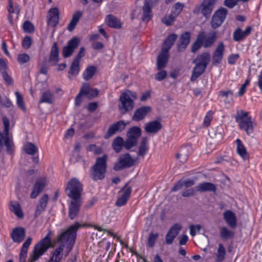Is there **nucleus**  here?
<instances>
[{"mask_svg":"<svg viewBox=\"0 0 262 262\" xmlns=\"http://www.w3.org/2000/svg\"><path fill=\"white\" fill-rule=\"evenodd\" d=\"M169 54L166 51L162 50L157 57V69L161 70L165 67L168 60Z\"/></svg>","mask_w":262,"mask_h":262,"instance_id":"obj_25","label":"nucleus"},{"mask_svg":"<svg viewBox=\"0 0 262 262\" xmlns=\"http://www.w3.org/2000/svg\"><path fill=\"white\" fill-rule=\"evenodd\" d=\"M167 75L166 71L162 70L155 75V78L158 81H161L166 77Z\"/></svg>","mask_w":262,"mask_h":262,"instance_id":"obj_58","label":"nucleus"},{"mask_svg":"<svg viewBox=\"0 0 262 262\" xmlns=\"http://www.w3.org/2000/svg\"><path fill=\"white\" fill-rule=\"evenodd\" d=\"M82 15V13L81 11H78L76 12L72 16L71 20L70 21L68 26V30L71 32L74 30L78 22L80 20V18Z\"/></svg>","mask_w":262,"mask_h":262,"instance_id":"obj_35","label":"nucleus"},{"mask_svg":"<svg viewBox=\"0 0 262 262\" xmlns=\"http://www.w3.org/2000/svg\"><path fill=\"white\" fill-rule=\"evenodd\" d=\"M225 249L223 245L221 244L219 245V248L217 249V253L216 255V261L217 262H221L225 258Z\"/></svg>","mask_w":262,"mask_h":262,"instance_id":"obj_50","label":"nucleus"},{"mask_svg":"<svg viewBox=\"0 0 262 262\" xmlns=\"http://www.w3.org/2000/svg\"><path fill=\"white\" fill-rule=\"evenodd\" d=\"M137 98V95L135 92L126 90L121 93L119 97L120 103L118 105L120 113L124 114L131 111L134 107L135 101Z\"/></svg>","mask_w":262,"mask_h":262,"instance_id":"obj_2","label":"nucleus"},{"mask_svg":"<svg viewBox=\"0 0 262 262\" xmlns=\"http://www.w3.org/2000/svg\"><path fill=\"white\" fill-rule=\"evenodd\" d=\"M227 14V10L222 7L218 9L213 14L211 21V25L213 28L219 27L224 21Z\"/></svg>","mask_w":262,"mask_h":262,"instance_id":"obj_10","label":"nucleus"},{"mask_svg":"<svg viewBox=\"0 0 262 262\" xmlns=\"http://www.w3.org/2000/svg\"><path fill=\"white\" fill-rule=\"evenodd\" d=\"M158 235H159L158 233L154 234L152 232L150 233L148 238V245L150 247L154 246L155 243L158 237Z\"/></svg>","mask_w":262,"mask_h":262,"instance_id":"obj_56","label":"nucleus"},{"mask_svg":"<svg viewBox=\"0 0 262 262\" xmlns=\"http://www.w3.org/2000/svg\"><path fill=\"white\" fill-rule=\"evenodd\" d=\"M49 200V196L47 194H44L40 199L39 204L37 205L36 207V214H40V213L42 211H43L47 205V203L48 202Z\"/></svg>","mask_w":262,"mask_h":262,"instance_id":"obj_40","label":"nucleus"},{"mask_svg":"<svg viewBox=\"0 0 262 262\" xmlns=\"http://www.w3.org/2000/svg\"><path fill=\"white\" fill-rule=\"evenodd\" d=\"M80 43V40L78 37H74L70 40L68 45L63 48L62 54L64 57L67 58L71 56L74 51L76 49Z\"/></svg>","mask_w":262,"mask_h":262,"instance_id":"obj_12","label":"nucleus"},{"mask_svg":"<svg viewBox=\"0 0 262 262\" xmlns=\"http://www.w3.org/2000/svg\"><path fill=\"white\" fill-rule=\"evenodd\" d=\"M217 0H203L201 4L193 10V13H201L206 18H209L212 13Z\"/></svg>","mask_w":262,"mask_h":262,"instance_id":"obj_7","label":"nucleus"},{"mask_svg":"<svg viewBox=\"0 0 262 262\" xmlns=\"http://www.w3.org/2000/svg\"><path fill=\"white\" fill-rule=\"evenodd\" d=\"M126 127V124L123 121L120 120L111 125L105 135V138L107 139L114 135L117 132H121L124 130Z\"/></svg>","mask_w":262,"mask_h":262,"instance_id":"obj_17","label":"nucleus"},{"mask_svg":"<svg viewBox=\"0 0 262 262\" xmlns=\"http://www.w3.org/2000/svg\"><path fill=\"white\" fill-rule=\"evenodd\" d=\"M32 242V238L29 237L23 244L19 255V261L20 262H25L28 248Z\"/></svg>","mask_w":262,"mask_h":262,"instance_id":"obj_33","label":"nucleus"},{"mask_svg":"<svg viewBox=\"0 0 262 262\" xmlns=\"http://www.w3.org/2000/svg\"><path fill=\"white\" fill-rule=\"evenodd\" d=\"M176 17V16L171 13L168 15L165 16L162 19V21L167 26H170L173 24Z\"/></svg>","mask_w":262,"mask_h":262,"instance_id":"obj_51","label":"nucleus"},{"mask_svg":"<svg viewBox=\"0 0 262 262\" xmlns=\"http://www.w3.org/2000/svg\"><path fill=\"white\" fill-rule=\"evenodd\" d=\"M191 34L189 32L182 33L177 45V51L179 52L184 51L190 42Z\"/></svg>","mask_w":262,"mask_h":262,"instance_id":"obj_13","label":"nucleus"},{"mask_svg":"<svg viewBox=\"0 0 262 262\" xmlns=\"http://www.w3.org/2000/svg\"><path fill=\"white\" fill-rule=\"evenodd\" d=\"M177 38L178 36L177 34L174 33L170 34L165 40L162 50L168 52Z\"/></svg>","mask_w":262,"mask_h":262,"instance_id":"obj_36","label":"nucleus"},{"mask_svg":"<svg viewBox=\"0 0 262 262\" xmlns=\"http://www.w3.org/2000/svg\"><path fill=\"white\" fill-rule=\"evenodd\" d=\"M2 75L4 79L5 80L6 83L8 85H12L13 83V80L12 78L8 74V73L6 71H3L2 72Z\"/></svg>","mask_w":262,"mask_h":262,"instance_id":"obj_60","label":"nucleus"},{"mask_svg":"<svg viewBox=\"0 0 262 262\" xmlns=\"http://www.w3.org/2000/svg\"><path fill=\"white\" fill-rule=\"evenodd\" d=\"M59 12L57 7L51 8L48 12V24L52 27H55L59 22Z\"/></svg>","mask_w":262,"mask_h":262,"instance_id":"obj_18","label":"nucleus"},{"mask_svg":"<svg viewBox=\"0 0 262 262\" xmlns=\"http://www.w3.org/2000/svg\"><path fill=\"white\" fill-rule=\"evenodd\" d=\"M236 143L237 145V152L243 159H245L248 158V154L246 148L243 144L241 140L239 139H236Z\"/></svg>","mask_w":262,"mask_h":262,"instance_id":"obj_39","label":"nucleus"},{"mask_svg":"<svg viewBox=\"0 0 262 262\" xmlns=\"http://www.w3.org/2000/svg\"><path fill=\"white\" fill-rule=\"evenodd\" d=\"M213 113L211 111H208L207 113L203 122V126L204 127H208L210 125V122L212 121L213 118Z\"/></svg>","mask_w":262,"mask_h":262,"instance_id":"obj_54","label":"nucleus"},{"mask_svg":"<svg viewBox=\"0 0 262 262\" xmlns=\"http://www.w3.org/2000/svg\"><path fill=\"white\" fill-rule=\"evenodd\" d=\"M11 236L14 242L19 243L24 239L26 236V230L23 227H16L13 229Z\"/></svg>","mask_w":262,"mask_h":262,"instance_id":"obj_19","label":"nucleus"},{"mask_svg":"<svg viewBox=\"0 0 262 262\" xmlns=\"http://www.w3.org/2000/svg\"><path fill=\"white\" fill-rule=\"evenodd\" d=\"M53 94L49 90H47L42 93L40 103L46 102L52 104L53 102Z\"/></svg>","mask_w":262,"mask_h":262,"instance_id":"obj_46","label":"nucleus"},{"mask_svg":"<svg viewBox=\"0 0 262 262\" xmlns=\"http://www.w3.org/2000/svg\"><path fill=\"white\" fill-rule=\"evenodd\" d=\"M148 139L145 137H143L140 145L138 147L137 156L138 157L144 158L147 154L148 150Z\"/></svg>","mask_w":262,"mask_h":262,"instance_id":"obj_29","label":"nucleus"},{"mask_svg":"<svg viewBox=\"0 0 262 262\" xmlns=\"http://www.w3.org/2000/svg\"><path fill=\"white\" fill-rule=\"evenodd\" d=\"M97 70L95 66H89L84 71L83 74V78L85 80H88L92 78Z\"/></svg>","mask_w":262,"mask_h":262,"instance_id":"obj_45","label":"nucleus"},{"mask_svg":"<svg viewBox=\"0 0 262 262\" xmlns=\"http://www.w3.org/2000/svg\"><path fill=\"white\" fill-rule=\"evenodd\" d=\"M81 200H73L71 202L69 206V217L71 219H74L77 215L80 206Z\"/></svg>","mask_w":262,"mask_h":262,"instance_id":"obj_26","label":"nucleus"},{"mask_svg":"<svg viewBox=\"0 0 262 262\" xmlns=\"http://www.w3.org/2000/svg\"><path fill=\"white\" fill-rule=\"evenodd\" d=\"M249 113L243 111H238L235 116L236 121L238 123L239 128L244 130L248 135L253 131V125L252 118L248 115Z\"/></svg>","mask_w":262,"mask_h":262,"instance_id":"obj_6","label":"nucleus"},{"mask_svg":"<svg viewBox=\"0 0 262 262\" xmlns=\"http://www.w3.org/2000/svg\"><path fill=\"white\" fill-rule=\"evenodd\" d=\"M87 150L93 152L95 155H100L103 150L101 147L97 146L95 144H91L87 147Z\"/></svg>","mask_w":262,"mask_h":262,"instance_id":"obj_53","label":"nucleus"},{"mask_svg":"<svg viewBox=\"0 0 262 262\" xmlns=\"http://www.w3.org/2000/svg\"><path fill=\"white\" fill-rule=\"evenodd\" d=\"M124 142L122 138L120 137H118L113 141L112 146L113 149L116 152H119L122 148L123 146H124Z\"/></svg>","mask_w":262,"mask_h":262,"instance_id":"obj_42","label":"nucleus"},{"mask_svg":"<svg viewBox=\"0 0 262 262\" xmlns=\"http://www.w3.org/2000/svg\"><path fill=\"white\" fill-rule=\"evenodd\" d=\"M132 189L130 187L126 188L122 195L119 198L116 202V205L118 207H121L126 204L128 199H129Z\"/></svg>","mask_w":262,"mask_h":262,"instance_id":"obj_32","label":"nucleus"},{"mask_svg":"<svg viewBox=\"0 0 262 262\" xmlns=\"http://www.w3.org/2000/svg\"><path fill=\"white\" fill-rule=\"evenodd\" d=\"M46 185V181L45 179L37 180L34 186L33 191L31 193V198H36L39 194L42 191Z\"/></svg>","mask_w":262,"mask_h":262,"instance_id":"obj_28","label":"nucleus"},{"mask_svg":"<svg viewBox=\"0 0 262 262\" xmlns=\"http://www.w3.org/2000/svg\"><path fill=\"white\" fill-rule=\"evenodd\" d=\"M151 108L149 106H142L136 109L132 117V120L135 121H139L143 120L147 114L150 113Z\"/></svg>","mask_w":262,"mask_h":262,"instance_id":"obj_15","label":"nucleus"},{"mask_svg":"<svg viewBox=\"0 0 262 262\" xmlns=\"http://www.w3.org/2000/svg\"><path fill=\"white\" fill-rule=\"evenodd\" d=\"M225 51V45L223 42H219L212 55V63L216 64L222 61L224 52Z\"/></svg>","mask_w":262,"mask_h":262,"instance_id":"obj_14","label":"nucleus"},{"mask_svg":"<svg viewBox=\"0 0 262 262\" xmlns=\"http://www.w3.org/2000/svg\"><path fill=\"white\" fill-rule=\"evenodd\" d=\"M210 60V55L208 52H204L199 54L193 62L207 68Z\"/></svg>","mask_w":262,"mask_h":262,"instance_id":"obj_22","label":"nucleus"},{"mask_svg":"<svg viewBox=\"0 0 262 262\" xmlns=\"http://www.w3.org/2000/svg\"><path fill=\"white\" fill-rule=\"evenodd\" d=\"M202 38V36L198 35L196 40L192 44L191 47V51L192 53H196L203 46Z\"/></svg>","mask_w":262,"mask_h":262,"instance_id":"obj_47","label":"nucleus"},{"mask_svg":"<svg viewBox=\"0 0 262 262\" xmlns=\"http://www.w3.org/2000/svg\"><path fill=\"white\" fill-rule=\"evenodd\" d=\"M206 69V68L203 66L195 64L192 72L191 80L195 81L205 71Z\"/></svg>","mask_w":262,"mask_h":262,"instance_id":"obj_38","label":"nucleus"},{"mask_svg":"<svg viewBox=\"0 0 262 262\" xmlns=\"http://www.w3.org/2000/svg\"><path fill=\"white\" fill-rule=\"evenodd\" d=\"M17 61L20 64H24L30 60L29 56L25 53L20 54L17 55Z\"/></svg>","mask_w":262,"mask_h":262,"instance_id":"obj_55","label":"nucleus"},{"mask_svg":"<svg viewBox=\"0 0 262 262\" xmlns=\"http://www.w3.org/2000/svg\"><path fill=\"white\" fill-rule=\"evenodd\" d=\"M196 190L200 192L213 191L215 192L216 186L214 184L209 182H204L199 184L196 187Z\"/></svg>","mask_w":262,"mask_h":262,"instance_id":"obj_34","label":"nucleus"},{"mask_svg":"<svg viewBox=\"0 0 262 262\" xmlns=\"http://www.w3.org/2000/svg\"><path fill=\"white\" fill-rule=\"evenodd\" d=\"M198 35L202 37L201 40L202 41L203 46L205 48H208L213 46L217 39V34L215 31L211 32L208 36H206L204 31L200 32Z\"/></svg>","mask_w":262,"mask_h":262,"instance_id":"obj_11","label":"nucleus"},{"mask_svg":"<svg viewBox=\"0 0 262 262\" xmlns=\"http://www.w3.org/2000/svg\"><path fill=\"white\" fill-rule=\"evenodd\" d=\"M24 150L26 153L30 155H34L38 152L37 146L31 142H28L24 145Z\"/></svg>","mask_w":262,"mask_h":262,"instance_id":"obj_41","label":"nucleus"},{"mask_svg":"<svg viewBox=\"0 0 262 262\" xmlns=\"http://www.w3.org/2000/svg\"><path fill=\"white\" fill-rule=\"evenodd\" d=\"M81 226L79 223H75L59 236L57 239V242L60 244L59 247L63 249L62 251H64L66 255L72 250L75 243L77 231Z\"/></svg>","mask_w":262,"mask_h":262,"instance_id":"obj_1","label":"nucleus"},{"mask_svg":"<svg viewBox=\"0 0 262 262\" xmlns=\"http://www.w3.org/2000/svg\"><path fill=\"white\" fill-rule=\"evenodd\" d=\"M79 61L74 59L69 72L70 75L75 76L78 74L79 71Z\"/></svg>","mask_w":262,"mask_h":262,"instance_id":"obj_48","label":"nucleus"},{"mask_svg":"<svg viewBox=\"0 0 262 262\" xmlns=\"http://www.w3.org/2000/svg\"><path fill=\"white\" fill-rule=\"evenodd\" d=\"M67 195L73 200H81L83 191L82 185L76 178L71 179L66 188Z\"/></svg>","mask_w":262,"mask_h":262,"instance_id":"obj_5","label":"nucleus"},{"mask_svg":"<svg viewBox=\"0 0 262 262\" xmlns=\"http://www.w3.org/2000/svg\"><path fill=\"white\" fill-rule=\"evenodd\" d=\"M182 228V226L179 224H175L170 228L165 237L166 243L167 245L172 243L173 239L178 235Z\"/></svg>","mask_w":262,"mask_h":262,"instance_id":"obj_16","label":"nucleus"},{"mask_svg":"<svg viewBox=\"0 0 262 262\" xmlns=\"http://www.w3.org/2000/svg\"><path fill=\"white\" fill-rule=\"evenodd\" d=\"M162 128L160 121L154 120L146 123L144 127V130L148 134H155Z\"/></svg>","mask_w":262,"mask_h":262,"instance_id":"obj_21","label":"nucleus"},{"mask_svg":"<svg viewBox=\"0 0 262 262\" xmlns=\"http://www.w3.org/2000/svg\"><path fill=\"white\" fill-rule=\"evenodd\" d=\"M10 210L19 219L24 218V213L20 204L17 202H11Z\"/></svg>","mask_w":262,"mask_h":262,"instance_id":"obj_31","label":"nucleus"},{"mask_svg":"<svg viewBox=\"0 0 262 262\" xmlns=\"http://www.w3.org/2000/svg\"><path fill=\"white\" fill-rule=\"evenodd\" d=\"M238 2V0H225L224 5L229 8H232L237 4Z\"/></svg>","mask_w":262,"mask_h":262,"instance_id":"obj_61","label":"nucleus"},{"mask_svg":"<svg viewBox=\"0 0 262 262\" xmlns=\"http://www.w3.org/2000/svg\"><path fill=\"white\" fill-rule=\"evenodd\" d=\"M184 7V5L181 4L179 3H177L176 4L173 8V10L172 11V13L174 15V16H178L179 13L182 11Z\"/></svg>","mask_w":262,"mask_h":262,"instance_id":"obj_57","label":"nucleus"},{"mask_svg":"<svg viewBox=\"0 0 262 262\" xmlns=\"http://www.w3.org/2000/svg\"><path fill=\"white\" fill-rule=\"evenodd\" d=\"M49 60L53 62V64L55 65L59 60V51L57 47V43L54 42L49 57Z\"/></svg>","mask_w":262,"mask_h":262,"instance_id":"obj_37","label":"nucleus"},{"mask_svg":"<svg viewBox=\"0 0 262 262\" xmlns=\"http://www.w3.org/2000/svg\"><path fill=\"white\" fill-rule=\"evenodd\" d=\"M32 43L31 38L29 36L24 37L23 41V46L25 49H28L30 47Z\"/></svg>","mask_w":262,"mask_h":262,"instance_id":"obj_62","label":"nucleus"},{"mask_svg":"<svg viewBox=\"0 0 262 262\" xmlns=\"http://www.w3.org/2000/svg\"><path fill=\"white\" fill-rule=\"evenodd\" d=\"M105 23L110 28L120 29L122 27V23L120 20L112 14L106 16Z\"/></svg>","mask_w":262,"mask_h":262,"instance_id":"obj_23","label":"nucleus"},{"mask_svg":"<svg viewBox=\"0 0 262 262\" xmlns=\"http://www.w3.org/2000/svg\"><path fill=\"white\" fill-rule=\"evenodd\" d=\"M224 219L228 225L232 228H235L237 226V221L235 214L231 210H227L223 213Z\"/></svg>","mask_w":262,"mask_h":262,"instance_id":"obj_24","label":"nucleus"},{"mask_svg":"<svg viewBox=\"0 0 262 262\" xmlns=\"http://www.w3.org/2000/svg\"><path fill=\"white\" fill-rule=\"evenodd\" d=\"M83 93V90H80L79 94H78V95L76 96V97L75 98V104L77 106L79 105L82 101V96H83L84 95Z\"/></svg>","mask_w":262,"mask_h":262,"instance_id":"obj_63","label":"nucleus"},{"mask_svg":"<svg viewBox=\"0 0 262 262\" xmlns=\"http://www.w3.org/2000/svg\"><path fill=\"white\" fill-rule=\"evenodd\" d=\"M23 28L25 32L31 33L34 31V27L33 25L29 21H26L23 25Z\"/></svg>","mask_w":262,"mask_h":262,"instance_id":"obj_52","label":"nucleus"},{"mask_svg":"<svg viewBox=\"0 0 262 262\" xmlns=\"http://www.w3.org/2000/svg\"><path fill=\"white\" fill-rule=\"evenodd\" d=\"M249 79H247L246 80V81H245V82L243 84H242V85L241 86V87L239 89V91L238 92V95L239 96H242L245 93V92H246V86L248 85H249Z\"/></svg>","mask_w":262,"mask_h":262,"instance_id":"obj_64","label":"nucleus"},{"mask_svg":"<svg viewBox=\"0 0 262 262\" xmlns=\"http://www.w3.org/2000/svg\"><path fill=\"white\" fill-rule=\"evenodd\" d=\"M233 231L229 230L227 227H223L220 228V236L223 239H227L234 236Z\"/></svg>","mask_w":262,"mask_h":262,"instance_id":"obj_44","label":"nucleus"},{"mask_svg":"<svg viewBox=\"0 0 262 262\" xmlns=\"http://www.w3.org/2000/svg\"><path fill=\"white\" fill-rule=\"evenodd\" d=\"M63 250V249L61 247L57 248L48 262H59L62 257L63 253L62 252Z\"/></svg>","mask_w":262,"mask_h":262,"instance_id":"obj_43","label":"nucleus"},{"mask_svg":"<svg viewBox=\"0 0 262 262\" xmlns=\"http://www.w3.org/2000/svg\"><path fill=\"white\" fill-rule=\"evenodd\" d=\"M107 160L106 155L96 159L95 164L92 167V176L94 180H102L105 177Z\"/></svg>","mask_w":262,"mask_h":262,"instance_id":"obj_3","label":"nucleus"},{"mask_svg":"<svg viewBox=\"0 0 262 262\" xmlns=\"http://www.w3.org/2000/svg\"><path fill=\"white\" fill-rule=\"evenodd\" d=\"M52 232L49 231L48 234L34 247L33 253L31 255L29 262H34L42 255L51 245L50 236Z\"/></svg>","mask_w":262,"mask_h":262,"instance_id":"obj_4","label":"nucleus"},{"mask_svg":"<svg viewBox=\"0 0 262 262\" xmlns=\"http://www.w3.org/2000/svg\"><path fill=\"white\" fill-rule=\"evenodd\" d=\"M81 90H83L84 96L90 99L96 97L99 92L97 89H91L90 84L86 83L82 85Z\"/></svg>","mask_w":262,"mask_h":262,"instance_id":"obj_30","label":"nucleus"},{"mask_svg":"<svg viewBox=\"0 0 262 262\" xmlns=\"http://www.w3.org/2000/svg\"><path fill=\"white\" fill-rule=\"evenodd\" d=\"M141 130L138 127H133L127 133V138L124 143V147L129 149L136 145L138 138L141 136Z\"/></svg>","mask_w":262,"mask_h":262,"instance_id":"obj_8","label":"nucleus"},{"mask_svg":"<svg viewBox=\"0 0 262 262\" xmlns=\"http://www.w3.org/2000/svg\"><path fill=\"white\" fill-rule=\"evenodd\" d=\"M201 226L199 225L196 226L191 225L190 226V233L192 236H194L197 232L200 231Z\"/></svg>","mask_w":262,"mask_h":262,"instance_id":"obj_59","label":"nucleus"},{"mask_svg":"<svg viewBox=\"0 0 262 262\" xmlns=\"http://www.w3.org/2000/svg\"><path fill=\"white\" fill-rule=\"evenodd\" d=\"M15 94L16 96V103L18 107L25 112L26 108L23 96L18 92H16Z\"/></svg>","mask_w":262,"mask_h":262,"instance_id":"obj_49","label":"nucleus"},{"mask_svg":"<svg viewBox=\"0 0 262 262\" xmlns=\"http://www.w3.org/2000/svg\"><path fill=\"white\" fill-rule=\"evenodd\" d=\"M252 28L248 27L245 31H243L241 28H237L233 32V38L235 41H239L243 40L246 36L249 35L251 32Z\"/></svg>","mask_w":262,"mask_h":262,"instance_id":"obj_27","label":"nucleus"},{"mask_svg":"<svg viewBox=\"0 0 262 262\" xmlns=\"http://www.w3.org/2000/svg\"><path fill=\"white\" fill-rule=\"evenodd\" d=\"M151 3L150 0H145L144 5L142 8V16L141 19L143 21L147 22L150 20L152 16L151 8L150 6Z\"/></svg>","mask_w":262,"mask_h":262,"instance_id":"obj_20","label":"nucleus"},{"mask_svg":"<svg viewBox=\"0 0 262 262\" xmlns=\"http://www.w3.org/2000/svg\"><path fill=\"white\" fill-rule=\"evenodd\" d=\"M136 163V160L130 154H125L121 155L118 161L114 164L113 169L115 171H119L133 166Z\"/></svg>","mask_w":262,"mask_h":262,"instance_id":"obj_9","label":"nucleus"}]
</instances>
